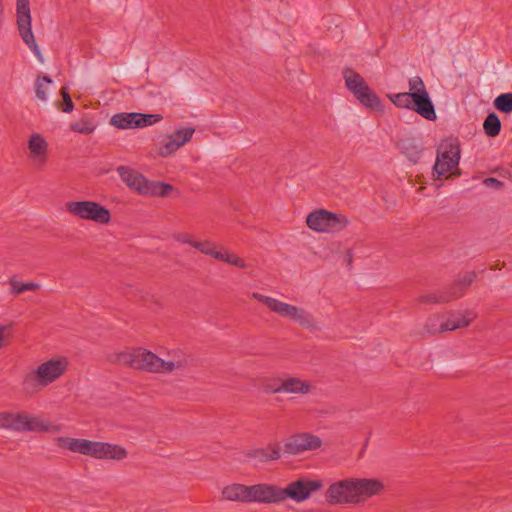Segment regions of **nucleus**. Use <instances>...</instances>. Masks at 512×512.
Segmentation results:
<instances>
[{
    "instance_id": "nucleus-1",
    "label": "nucleus",
    "mask_w": 512,
    "mask_h": 512,
    "mask_svg": "<svg viewBox=\"0 0 512 512\" xmlns=\"http://www.w3.org/2000/svg\"><path fill=\"white\" fill-rule=\"evenodd\" d=\"M54 442L62 450L99 460L122 461L128 457L126 448L118 444L64 436L56 437Z\"/></svg>"
},
{
    "instance_id": "nucleus-2",
    "label": "nucleus",
    "mask_w": 512,
    "mask_h": 512,
    "mask_svg": "<svg viewBox=\"0 0 512 512\" xmlns=\"http://www.w3.org/2000/svg\"><path fill=\"white\" fill-rule=\"evenodd\" d=\"M69 360L64 356L47 359L30 369L22 379V389L27 394H36L58 381L68 370Z\"/></svg>"
},
{
    "instance_id": "nucleus-3",
    "label": "nucleus",
    "mask_w": 512,
    "mask_h": 512,
    "mask_svg": "<svg viewBox=\"0 0 512 512\" xmlns=\"http://www.w3.org/2000/svg\"><path fill=\"white\" fill-rule=\"evenodd\" d=\"M0 429L13 432H51L60 430L48 420L27 412L4 410L0 411Z\"/></svg>"
},
{
    "instance_id": "nucleus-4",
    "label": "nucleus",
    "mask_w": 512,
    "mask_h": 512,
    "mask_svg": "<svg viewBox=\"0 0 512 512\" xmlns=\"http://www.w3.org/2000/svg\"><path fill=\"white\" fill-rule=\"evenodd\" d=\"M252 298L263 303L271 312L292 321L301 327L310 329L316 326L313 315L304 307L283 302L277 298L263 295L258 292L252 293Z\"/></svg>"
},
{
    "instance_id": "nucleus-5",
    "label": "nucleus",
    "mask_w": 512,
    "mask_h": 512,
    "mask_svg": "<svg viewBox=\"0 0 512 512\" xmlns=\"http://www.w3.org/2000/svg\"><path fill=\"white\" fill-rule=\"evenodd\" d=\"M116 171L128 188L145 197H167L174 190L172 185L149 181L142 174L127 166H119Z\"/></svg>"
},
{
    "instance_id": "nucleus-6",
    "label": "nucleus",
    "mask_w": 512,
    "mask_h": 512,
    "mask_svg": "<svg viewBox=\"0 0 512 512\" xmlns=\"http://www.w3.org/2000/svg\"><path fill=\"white\" fill-rule=\"evenodd\" d=\"M111 363L121 364L138 370L159 373L160 357L145 348H127L108 356Z\"/></svg>"
},
{
    "instance_id": "nucleus-7",
    "label": "nucleus",
    "mask_w": 512,
    "mask_h": 512,
    "mask_svg": "<svg viewBox=\"0 0 512 512\" xmlns=\"http://www.w3.org/2000/svg\"><path fill=\"white\" fill-rule=\"evenodd\" d=\"M343 77L347 89L362 106L376 112L384 111V105L380 97L359 73L352 69H346L343 72Z\"/></svg>"
},
{
    "instance_id": "nucleus-8",
    "label": "nucleus",
    "mask_w": 512,
    "mask_h": 512,
    "mask_svg": "<svg viewBox=\"0 0 512 512\" xmlns=\"http://www.w3.org/2000/svg\"><path fill=\"white\" fill-rule=\"evenodd\" d=\"M349 224L350 221L344 214L334 213L326 209H315L306 217L307 227L317 233H338Z\"/></svg>"
},
{
    "instance_id": "nucleus-9",
    "label": "nucleus",
    "mask_w": 512,
    "mask_h": 512,
    "mask_svg": "<svg viewBox=\"0 0 512 512\" xmlns=\"http://www.w3.org/2000/svg\"><path fill=\"white\" fill-rule=\"evenodd\" d=\"M65 207L66 210L74 217L85 221H91L98 225H108L112 219L110 210L97 201H69L66 203Z\"/></svg>"
},
{
    "instance_id": "nucleus-10",
    "label": "nucleus",
    "mask_w": 512,
    "mask_h": 512,
    "mask_svg": "<svg viewBox=\"0 0 512 512\" xmlns=\"http://www.w3.org/2000/svg\"><path fill=\"white\" fill-rule=\"evenodd\" d=\"M16 23L20 37L37 59L43 62V55L32 32V17L29 0H16Z\"/></svg>"
},
{
    "instance_id": "nucleus-11",
    "label": "nucleus",
    "mask_w": 512,
    "mask_h": 512,
    "mask_svg": "<svg viewBox=\"0 0 512 512\" xmlns=\"http://www.w3.org/2000/svg\"><path fill=\"white\" fill-rule=\"evenodd\" d=\"M322 487L323 481L321 479L301 477L282 488L281 502L286 499H291L296 503L304 502Z\"/></svg>"
},
{
    "instance_id": "nucleus-12",
    "label": "nucleus",
    "mask_w": 512,
    "mask_h": 512,
    "mask_svg": "<svg viewBox=\"0 0 512 512\" xmlns=\"http://www.w3.org/2000/svg\"><path fill=\"white\" fill-rule=\"evenodd\" d=\"M161 120L162 116L159 114L117 113L110 119V124L118 129L125 130L151 126Z\"/></svg>"
},
{
    "instance_id": "nucleus-13",
    "label": "nucleus",
    "mask_w": 512,
    "mask_h": 512,
    "mask_svg": "<svg viewBox=\"0 0 512 512\" xmlns=\"http://www.w3.org/2000/svg\"><path fill=\"white\" fill-rule=\"evenodd\" d=\"M194 133L195 129L193 127H180L165 135L158 147V155L163 158L174 155L192 139Z\"/></svg>"
},
{
    "instance_id": "nucleus-14",
    "label": "nucleus",
    "mask_w": 512,
    "mask_h": 512,
    "mask_svg": "<svg viewBox=\"0 0 512 512\" xmlns=\"http://www.w3.org/2000/svg\"><path fill=\"white\" fill-rule=\"evenodd\" d=\"M325 498L332 505L356 504L354 478H345L330 484Z\"/></svg>"
},
{
    "instance_id": "nucleus-15",
    "label": "nucleus",
    "mask_w": 512,
    "mask_h": 512,
    "mask_svg": "<svg viewBox=\"0 0 512 512\" xmlns=\"http://www.w3.org/2000/svg\"><path fill=\"white\" fill-rule=\"evenodd\" d=\"M460 150L458 145L451 143L449 146L441 147L434 165L435 173L441 177L448 178L458 169Z\"/></svg>"
},
{
    "instance_id": "nucleus-16",
    "label": "nucleus",
    "mask_w": 512,
    "mask_h": 512,
    "mask_svg": "<svg viewBox=\"0 0 512 512\" xmlns=\"http://www.w3.org/2000/svg\"><path fill=\"white\" fill-rule=\"evenodd\" d=\"M279 382L280 383L277 386L266 387V391L273 394L284 393L307 395L313 390V383L310 380L301 377L286 376L279 379Z\"/></svg>"
},
{
    "instance_id": "nucleus-17",
    "label": "nucleus",
    "mask_w": 512,
    "mask_h": 512,
    "mask_svg": "<svg viewBox=\"0 0 512 512\" xmlns=\"http://www.w3.org/2000/svg\"><path fill=\"white\" fill-rule=\"evenodd\" d=\"M322 440L310 433L292 435L284 443V452L290 455L302 454L306 451L319 449Z\"/></svg>"
},
{
    "instance_id": "nucleus-18",
    "label": "nucleus",
    "mask_w": 512,
    "mask_h": 512,
    "mask_svg": "<svg viewBox=\"0 0 512 512\" xmlns=\"http://www.w3.org/2000/svg\"><path fill=\"white\" fill-rule=\"evenodd\" d=\"M28 155L31 163L42 168L46 165L49 158V144L44 136L39 133H33L27 140Z\"/></svg>"
},
{
    "instance_id": "nucleus-19",
    "label": "nucleus",
    "mask_w": 512,
    "mask_h": 512,
    "mask_svg": "<svg viewBox=\"0 0 512 512\" xmlns=\"http://www.w3.org/2000/svg\"><path fill=\"white\" fill-rule=\"evenodd\" d=\"M282 488L272 484L249 485V503L273 504L281 502Z\"/></svg>"
},
{
    "instance_id": "nucleus-20",
    "label": "nucleus",
    "mask_w": 512,
    "mask_h": 512,
    "mask_svg": "<svg viewBox=\"0 0 512 512\" xmlns=\"http://www.w3.org/2000/svg\"><path fill=\"white\" fill-rule=\"evenodd\" d=\"M281 443L278 441L270 442L265 447H255L243 452L244 460L257 464L269 461H276L281 457Z\"/></svg>"
},
{
    "instance_id": "nucleus-21",
    "label": "nucleus",
    "mask_w": 512,
    "mask_h": 512,
    "mask_svg": "<svg viewBox=\"0 0 512 512\" xmlns=\"http://www.w3.org/2000/svg\"><path fill=\"white\" fill-rule=\"evenodd\" d=\"M383 490L384 484L378 478H354L356 504L381 494Z\"/></svg>"
},
{
    "instance_id": "nucleus-22",
    "label": "nucleus",
    "mask_w": 512,
    "mask_h": 512,
    "mask_svg": "<svg viewBox=\"0 0 512 512\" xmlns=\"http://www.w3.org/2000/svg\"><path fill=\"white\" fill-rule=\"evenodd\" d=\"M190 364V357L182 350H172L167 359L160 358L159 373H179Z\"/></svg>"
},
{
    "instance_id": "nucleus-23",
    "label": "nucleus",
    "mask_w": 512,
    "mask_h": 512,
    "mask_svg": "<svg viewBox=\"0 0 512 512\" xmlns=\"http://www.w3.org/2000/svg\"><path fill=\"white\" fill-rule=\"evenodd\" d=\"M224 500L239 503H249V485L230 483L221 490Z\"/></svg>"
},
{
    "instance_id": "nucleus-24",
    "label": "nucleus",
    "mask_w": 512,
    "mask_h": 512,
    "mask_svg": "<svg viewBox=\"0 0 512 512\" xmlns=\"http://www.w3.org/2000/svg\"><path fill=\"white\" fill-rule=\"evenodd\" d=\"M412 109L427 120H435L437 118L435 108L430 99L429 93H425L423 95H415L413 97Z\"/></svg>"
},
{
    "instance_id": "nucleus-25",
    "label": "nucleus",
    "mask_w": 512,
    "mask_h": 512,
    "mask_svg": "<svg viewBox=\"0 0 512 512\" xmlns=\"http://www.w3.org/2000/svg\"><path fill=\"white\" fill-rule=\"evenodd\" d=\"M476 315L471 311H463L451 314L445 319L444 329L446 331H452L459 328L467 327L474 319Z\"/></svg>"
},
{
    "instance_id": "nucleus-26",
    "label": "nucleus",
    "mask_w": 512,
    "mask_h": 512,
    "mask_svg": "<svg viewBox=\"0 0 512 512\" xmlns=\"http://www.w3.org/2000/svg\"><path fill=\"white\" fill-rule=\"evenodd\" d=\"M53 81L48 76H39L35 81L36 96L39 100L46 102L52 90Z\"/></svg>"
},
{
    "instance_id": "nucleus-27",
    "label": "nucleus",
    "mask_w": 512,
    "mask_h": 512,
    "mask_svg": "<svg viewBox=\"0 0 512 512\" xmlns=\"http://www.w3.org/2000/svg\"><path fill=\"white\" fill-rule=\"evenodd\" d=\"M483 128L487 136H497L501 129L499 117L495 113H490L484 121Z\"/></svg>"
},
{
    "instance_id": "nucleus-28",
    "label": "nucleus",
    "mask_w": 512,
    "mask_h": 512,
    "mask_svg": "<svg viewBox=\"0 0 512 512\" xmlns=\"http://www.w3.org/2000/svg\"><path fill=\"white\" fill-rule=\"evenodd\" d=\"M194 248L196 250H198L199 252H201L205 255H208L214 259H216V257H219V250L216 248L214 242L211 240H208V239L197 240L196 239Z\"/></svg>"
},
{
    "instance_id": "nucleus-29",
    "label": "nucleus",
    "mask_w": 512,
    "mask_h": 512,
    "mask_svg": "<svg viewBox=\"0 0 512 512\" xmlns=\"http://www.w3.org/2000/svg\"><path fill=\"white\" fill-rule=\"evenodd\" d=\"M390 100L399 108L412 109L413 97L408 92L397 93L390 96Z\"/></svg>"
},
{
    "instance_id": "nucleus-30",
    "label": "nucleus",
    "mask_w": 512,
    "mask_h": 512,
    "mask_svg": "<svg viewBox=\"0 0 512 512\" xmlns=\"http://www.w3.org/2000/svg\"><path fill=\"white\" fill-rule=\"evenodd\" d=\"M494 106L503 113L512 112V93H504L497 96L494 100Z\"/></svg>"
},
{
    "instance_id": "nucleus-31",
    "label": "nucleus",
    "mask_w": 512,
    "mask_h": 512,
    "mask_svg": "<svg viewBox=\"0 0 512 512\" xmlns=\"http://www.w3.org/2000/svg\"><path fill=\"white\" fill-rule=\"evenodd\" d=\"M444 322H445V319L440 316L430 317L425 324V329L428 333H431V334L444 332V331H446L444 329V324H445Z\"/></svg>"
},
{
    "instance_id": "nucleus-32",
    "label": "nucleus",
    "mask_w": 512,
    "mask_h": 512,
    "mask_svg": "<svg viewBox=\"0 0 512 512\" xmlns=\"http://www.w3.org/2000/svg\"><path fill=\"white\" fill-rule=\"evenodd\" d=\"M71 130L80 134H91L96 129V125L88 120L81 119L80 121L71 124Z\"/></svg>"
},
{
    "instance_id": "nucleus-33",
    "label": "nucleus",
    "mask_w": 512,
    "mask_h": 512,
    "mask_svg": "<svg viewBox=\"0 0 512 512\" xmlns=\"http://www.w3.org/2000/svg\"><path fill=\"white\" fill-rule=\"evenodd\" d=\"M412 97L415 95H423L425 93H428L425 84L421 77L414 76L409 79V92Z\"/></svg>"
},
{
    "instance_id": "nucleus-34",
    "label": "nucleus",
    "mask_w": 512,
    "mask_h": 512,
    "mask_svg": "<svg viewBox=\"0 0 512 512\" xmlns=\"http://www.w3.org/2000/svg\"><path fill=\"white\" fill-rule=\"evenodd\" d=\"M216 259L220 260V261H223V262H226L228 264L234 265V266L239 267V268H245L246 267L245 262L240 257H238L234 253H229L227 251H220L219 250V257H216Z\"/></svg>"
},
{
    "instance_id": "nucleus-35",
    "label": "nucleus",
    "mask_w": 512,
    "mask_h": 512,
    "mask_svg": "<svg viewBox=\"0 0 512 512\" xmlns=\"http://www.w3.org/2000/svg\"><path fill=\"white\" fill-rule=\"evenodd\" d=\"M10 286H11V292L14 294H20L22 292L29 291V290H37L40 287L39 284L34 283V282L23 283L21 281L14 280V279L10 281Z\"/></svg>"
},
{
    "instance_id": "nucleus-36",
    "label": "nucleus",
    "mask_w": 512,
    "mask_h": 512,
    "mask_svg": "<svg viewBox=\"0 0 512 512\" xmlns=\"http://www.w3.org/2000/svg\"><path fill=\"white\" fill-rule=\"evenodd\" d=\"M61 95H62V98H63V107H62V111L64 113H70L73 111L74 109V104L72 102V99L68 93V90L66 87H63L61 89Z\"/></svg>"
},
{
    "instance_id": "nucleus-37",
    "label": "nucleus",
    "mask_w": 512,
    "mask_h": 512,
    "mask_svg": "<svg viewBox=\"0 0 512 512\" xmlns=\"http://www.w3.org/2000/svg\"><path fill=\"white\" fill-rule=\"evenodd\" d=\"M173 238L179 244H188L193 248L195 247L196 239L188 233H176L174 234Z\"/></svg>"
},
{
    "instance_id": "nucleus-38",
    "label": "nucleus",
    "mask_w": 512,
    "mask_h": 512,
    "mask_svg": "<svg viewBox=\"0 0 512 512\" xmlns=\"http://www.w3.org/2000/svg\"><path fill=\"white\" fill-rule=\"evenodd\" d=\"M10 328L6 325H0V350L7 347L10 339Z\"/></svg>"
},
{
    "instance_id": "nucleus-39",
    "label": "nucleus",
    "mask_w": 512,
    "mask_h": 512,
    "mask_svg": "<svg viewBox=\"0 0 512 512\" xmlns=\"http://www.w3.org/2000/svg\"><path fill=\"white\" fill-rule=\"evenodd\" d=\"M342 262L345 263L347 267H352L354 260V249L353 248H345L342 254Z\"/></svg>"
},
{
    "instance_id": "nucleus-40",
    "label": "nucleus",
    "mask_w": 512,
    "mask_h": 512,
    "mask_svg": "<svg viewBox=\"0 0 512 512\" xmlns=\"http://www.w3.org/2000/svg\"><path fill=\"white\" fill-rule=\"evenodd\" d=\"M475 277H476V275L474 272H468L463 276L460 283L465 286H468L474 281Z\"/></svg>"
},
{
    "instance_id": "nucleus-41",
    "label": "nucleus",
    "mask_w": 512,
    "mask_h": 512,
    "mask_svg": "<svg viewBox=\"0 0 512 512\" xmlns=\"http://www.w3.org/2000/svg\"><path fill=\"white\" fill-rule=\"evenodd\" d=\"M484 183L487 186L499 187L501 186V182L495 178H487Z\"/></svg>"
},
{
    "instance_id": "nucleus-42",
    "label": "nucleus",
    "mask_w": 512,
    "mask_h": 512,
    "mask_svg": "<svg viewBox=\"0 0 512 512\" xmlns=\"http://www.w3.org/2000/svg\"><path fill=\"white\" fill-rule=\"evenodd\" d=\"M426 301L437 302L439 300L436 297H431V298L429 297V298L426 299Z\"/></svg>"
}]
</instances>
